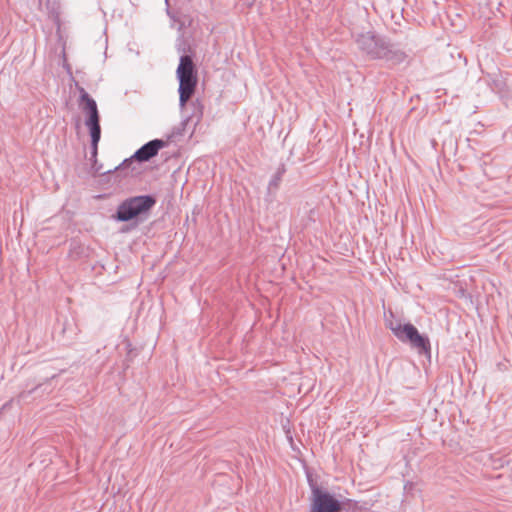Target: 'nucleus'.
Returning <instances> with one entry per match:
<instances>
[{"mask_svg": "<svg viewBox=\"0 0 512 512\" xmlns=\"http://www.w3.org/2000/svg\"><path fill=\"white\" fill-rule=\"evenodd\" d=\"M286 173V166L284 163H281L276 172L272 175L269 183H268V191L277 190L282 181L284 174Z\"/></svg>", "mask_w": 512, "mask_h": 512, "instance_id": "nucleus-13", "label": "nucleus"}, {"mask_svg": "<svg viewBox=\"0 0 512 512\" xmlns=\"http://www.w3.org/2000/svg\"><path fill=\"white\" fill-rule=\"evenodd\" d=\"M389 328L400 341L409 342L410 345L416 348L420 353H428L430 351L428 338L422 336L412 324L390 322Z\"/></svg>", "mask_w": 512, "mask_h": 512, "instance_id": "nucleus-4", "label": "nucleus"}, {"mask_svg": "<svg viewBox=\"0 0 512 512\" xmlns=\"http://www.w3.org/2000/svg\"><path fill=\"white\" fill-rule=\"evenodd\" d=\"M166 2V5H167V15L175 22H178L179 23V27H178V31L180 32V34L178 35V37L176 38V42H175V48L177 50L178 53H180L181 55H193V52H192V49H191V45H190V42L189 40L185 37L184 33L182 32V30L184 29V27L186 26V21L185 20H182V19H178L176 18L171 12H170V9H169V1L168 0H165Z\"/></svg>", "mask_w": 512, "mask_h": 512, "instance_id": "nucleus-8", "label": "nucleus"}, {"mask_svg": "<svg viewBox=\"0 0 512 512\" xmlns=\"http://www.w3.org/2000/svg\"><path fill=\"white\" fill-rule=\"evenodd\" d=\"M341 509L340 502L331 494L320 490L313 489L312 492V512H338Z\"/></svg>", "mask_w": 512, "mask_h": 512, "instance_id": "nucleus-7", "label": "nucleus"}, {"mask_svg": "<svg viewBox=\"0 0 512 512\" xmlns=\"http://www.w3.org/2000/svg\"><path fill=\"white\" fill-rule=\"evenodd\" d=\"M167 145L166 141L163 139H153L146 142L139 149H137L134 154L123 160L121 164L114 168V171H124L130 167L134 161L139 163H144L150 161L153 157H155L159 151Z\"/></svg>", "mask_w": 512, "mask_h": 512, "instance_id": "nucleus-5", "label": "nucleus"}, {"mask_svg": "<svg viewBox=\"0 0 512 512\" xmlns=\"http://www.w3.org/2000/svg\"><path fill=\"white\" fill-rule=\"evenodd\" d=\"M201 211H202V209H201V207H199V206H195V207L193 208V210H192V214H191V221H192L193 223H196V222H197V216H198L199 214H201Z\"/></svg>", "mask_w": 512, "mask_h": 512, "instance_id": "nucleus-14", "label": "nucleus"}, {"mask_svg": "<svg viewBox=\"0 0 512 512\" xmlns=\"http://www.w3.org/2000/svg\"><path fill=\"white\" fill-rule=\"evenodd\" d=\"M248 5H253L256 0H246Z\"/></svg>", "mask_w": 512, "mask_h": 512, "instance_id": "nucleus-17", "label": "nucleus"}, {"mask_svg": "<svg viewBox=\"0 0 512 512\" xmlns=\"http://www.w3.org/2000/svg\"><path fill=\"white\" fill-rule=\"evenodd\" d=\"M498 224H503V225L512 224V220L503 219V220L499 221Z\"/></svg>", "mask_w": 512, "mask_h": 512, "instance_id": "nucleus-15", "label": "nucleus"}, {"mask_svg": "<svg viewBox=\"0 0 512 512\" xmlns=\"http://www.w3.org/2000/svg\"><path fill=\"white\" fill-rule=\"evenodd\" d=\"M75 86L79 92V105L81 110L85 113V126L89 131L101 130L100 114L98 111L96 101L89 95V93L74 80Z\"/></svg>", "mask_w": 512, "mask_h": 512, "instance_id": "nucleus-6", "label": "nucleus"}, {"mask_svg": "<svg viewBox=\"0 0 512 512\" xmlns=\"http://www.w3.org/2000/svg\"><path fill=\"white\" fill-rule=\"evenodd\" d=\"M358 49L371 60H384L389 67L405 61L407 54L386 36L375 31L359 33L355 38Z\"/></svg>", "mask_w": 512, "mask_h": 512, "instance_id": "nucleus-1", "label": "nucleus"}, {"mask_svg": "<svg viewBox=\"0 0 512 512\" xmlns=\"http://www.w3.org/2000/svg\"><path fill=\"white\" fill-rule=\"evenodd\" d=\"M299 214L305 224H314L321 220V207L319 205L306 202L300 209Z\"/></svg>", "mask_w": 512, "mask_h": 512, "instance_id": "nucleus-9", "label": "nucleus"}, {"mask_svg": "<svg viewBox=\"0 0 512 512\" xmlns=\"http://www.w3.org/2000/svg\"><path fill=\"white\" fill-rule=\"evenodd\" d=\"M156 203L157 197L154 194L131 196L120 202L112 217L118 222H143L148 219Z\"/></svg>", "mask_w": 512, "mask_h": 512, "instance_id": "nucleus-2", "label": "nucleus"}, {"mask_svg": "<svg viewBox=\"0 0 512 512\" xmlns=\"http://www.w3.org/2000/svg\"><path fill=\"white\" fill-rule=\"evenodd\" d=\"M64 67H65V69H66L67 73H68V74H70V75H72V71H71V67H70V65H69V64H66V65H64Z\"/></svg>", "mask_w": 512, "mask_h": 512, "instance_id": "nucleus-16", "label": "nucleus"}, {"mask_svg": "<svg viewBox=\"0 0 512 512\" xmlns=\"http://www.w3.org/2000/svg\"><path fill=\"white\" fill-rule=\"evenodd\" d=\"M485 81L490 89L498 94L503 93L506 88V81L500 71L488 73L485 76Z\"/></svg>", "mask_w": 512, "mask_h": 512, "instance_id": "nucleus-10", "label": "nucleus"}, {"mask_svg": "<svg viewBox=\"0 0 512 512\" xmlns=\"http://www.w3.org/2000/svg\"><path fill=\"white\" fill-rule=\"evenodd\" d=\"M176 76L179 82V106L183 111L188 100L194 95L198 82L193 55H180Z\"/></svg>", "mask_w": 512, "mask_h": 512, "instance_id": "nucleus-3", "label": "nucleus"}, {"mask_svg": "<svg viewBox=\"0 0 512 512\" xmlns=\"http://www.w3.org/2000/svg\"><path fill=\"white\" fill-rule=\"evenodd\" d=\"M189 219H190V218H189V216L187 215V217H186V224L188 223Z\"/></svg>", "mask_w": 512, "mask_h": 512, "instance_id": "nucleus-18", "label": "nucleus"}, {"mask_svg": "<svg viewBox=\"0 0 512 512\" xmlns=\"http://www.w3.org/2000/svg\"><path fill=\"white\" fill-rule=\"evenodd\" d=\"M194 110L191 115H187L183 118L181 121V126L183 129L187 126V124L195 119V124H197L200 119L202 118L203 111H202V105L200 104L199 100H196L192 103Z\"/></svg>", "mask_w": 512, "mask_h": 512, "instance_id": "nucleus-12", "label": "nucleus"}, {"mask_svg": "<svg viewBox=\"0 0 512 512\" xmlns=\"http://www.w3.org/2000/svg\"><path fill=\"white\" fill-rule=\"evenodd\" d=\"M91 143H90V154H91V160L94 162L92 164V168L95 170L96 173H101L100 167H97V154H98V144L101 139V130H92L89 131Z\"/></svg>", "mask_w": 512, "mask_h": 512, "instance_id": "nucleus-11", "label": "nucleus"}]
</instances>
